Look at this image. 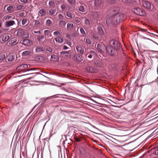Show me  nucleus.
Instances as JSON below:
<instances>
[{"mask_svg":"<svg viewBox=\"0 0 158 158\" xmlns=\"http://www.w3.org/2000/svg\"><path fill=\"white\" fill-rule=\"evenodd\" d=\"M6 8V10L8 13H11L13 12L15 9L14 5H6L4 7V10H5Z\"/></svg>","mask_w":158,"mask_h":158,"instance_id":"10","label":"nucleus"},{"mask_svg":"<svg viewBox=\"0 0 158 158\" xmlns=\"http://www.w3.org/2000/svg\"><path fill=\"white\" fill-rule=\"evenodd\" d=\"M85 24L88 27H89L90 26V23L89 21L87 19H85Z\"/></svg>","mask_w":158,"mask_h":158,"instance_id":"49","label":"nucleus"},{"mask_svg":"<svg viewBox=\"0 0 158 158\" xmlns=\"http://www.w3.org/2000/svg\"><path fill=\"white\" fill-rule=\"evenodd\" d=\"M35 51L36 52H40L43 51L42 48L40 47H37L36 48Z\"/></svg>","mask_w":158,"mask_h":158,"instance_id":"41","label":"nucleus"},{"mask_svg":"<svg viewBox=\"0 0 158 158\" xmlns=\"http://www.w3.org/2000/svg\"><path fill=\"white\" fill-rule=\"evenodd\" d=\"M6 54L5 53H0V60H4L6 58Z\"/></svg>","mask_w":158,"mask_h":158,"instance_id":"36","label":"nucleus"},{"mask_svg":"<svg viewBox=\"0 0 158 158\" xmlns=\"http://www.w3.org/2000/svg\"><path fill=\"white\" fill-rule=\"evenodd\" d=\"M58 19L59 21L64 20V16L61 14H60L58 15Z\"/></svg>","mask_w":158,"mask_h":158,"instance_id":"42","label":"nucleus"},{"mask_svg":"<svg viewBox=\"0 0 158 158\" xmlns=\"http://www.w3.org/2000/svg\"><path fill=\"white\" fill-rule=\"evenodd\" d=\"M2 23V22L0 21V27H1V23Z\"/></svg>","mask_w":158,"mask_h":158,"instance_id":"62","label":"nucleus"},{"mask_svg":"<svg viewBox=\"0 0 158 158\" xmlns=\"http://www.w3.org/2000/svg\"><path fill=\"white\" fill-rule=\"evenodd\" d=\"M24 8V6L23 5H19L17 6V9L18 10H20Z\"/></svg>","mask_w":158,"mask_h":158,"instance_id":"51","label":"nucleus"},{"mask_svg":"<svg viewBox=\"0 0 158 158\" xmlns=\"http://www.w3.org/2000/svg\"><path fill=\"white\" fill-rule=\"evenodd\" d=\"M77 33L76 32H75L73 34L72 36L73 37H76L77 36Z\"/></svg>","mask_w":158,"mask_h":158,"instance_id":"57","label":"nucleus"},{"mask_svg":"<svg viewBox=\"0 0 158 158\" xmlns=\"http://www.w3.org/2000/svg\"><path fill=\"white\" fill-rule=\"evenodd\" d=\"M67 29L69 30H71L73 28V24L71 21H69L67 25Z\"/></svg>","mask_w":158,"mask_h":158,"instance_id":"29","label":"nucleus"},{"mask_svg":"<svg viewBox=\"0 0 158 158\" xmlns=\"http://www.w3.org/2000/svg\"><path fill=\"white\" fill-rule=\"evenodd\" d=\"M17 31V35L19 37L22 38H27L29 36V35L27 34V32L22 29H18Z\"/></svg>","mask_w":158,"mask_h":158,"instance_id":"3","label":"nucleus"},{"mask_svg":"<svg viewBox=\"0 0 158 158\" xmlns=\"http://www.w3.org/2000/svg\"><path fill=\"white\" fill-rule=\"evenodd\" d=\"M108 45L118 50L120 47V44L117 40L114 39L110 40Z\"/></svg>","mask_w":158,"mask_h":158,"instance_id":"4","label":"nucleus"},{"mask_svg":"<svg viewBox=\"0 0 158 158\" xmlns=\"http://www.w3.org/2000/svg\"><path fill=\"white\" fill-rule=\"evenodd\" d=\"M45 38V37L44 35H38L37 37V40L40 42H42L44 40Z\"/></svg>","mask_w":158,"mask_h":158,"instance_id":"33","label":"nucleus"},{"mask_svg":"<svg viewBox=\"0 0 158 158\" xmlns=\"http://www.w3.org/2000/svg\"><path fill=\"white\" fill-rule=\"evenodd\" d=\"M111 66L113 69L116 71H117L119 68V65L115 63L111 64Z\"/></svg>","mask_w":158,"mask_h":158,"instance_id":"26","label":"nucleus"},{"mask_svg":"<svg viewBox=\"0 0 158 158\" xmlns=\"http://www.w3.org/2000/svg\"><path fill=\"white\" fill-rule=\"evenodd\" d=\"M55 56V55H52V56H51V57H52V58H53V56Z\"/></svg>","mask_w":158,"mask_h":158,"instance_id":"64","label":"nucleus"},{"mask_svg":"<svg viewBox=\"0 0 158 158\" xmlns=\"http://www.w3.org/2000/svg\"><path fill=\"white\" fill-rule=\"evenodd\" d=\"M91 101V102H90V103H91L92 104L95 105L96 103H98V102L95 101H94L93 99H89ZM98 103L99 104V103Z\"/></svg>","mask_w":158,"mask_h":158,"instance_id":"55","label":"nucleus"},{"mask_svg":"<svg viewBox=\"0 0 158 158\" xmlns=\"http://www.w3.org/2000/svg\"><path fill=\"white\" fill-rule=\"evenodd\" d=\"M20 43L27 46H30L31 44V42L29 40L27 39H24L21 40L20 41Z\"/></svg>","mask_w":158,"mask_h":158,"instance_id":"15","label":"nucleus"},{"mask_svg":"<svg viewBox=\"0 0 158 158\" xmlns=\"http://www.w3.org/2000/svg\"><path fill=\"white\" fill-rule=\"evenodd\" d=\"M76 59L78 61H81L82 60L81 56L80 55L77 56L76 57Z\"/></svg>","mask_w":158,"mask_h":158,"instance_id":"50","label":"nucleus"},{"mask_svg":"<svg viewBox=\"0 0 158 158\" xmlns=\"http://www.w3.org/2000/svg\"><path fill=\"white\" fill-rule=\"evenodd\" d=\"M2 33H3L2 31V30H0V34H2Z\"/></svg>","mask_w":158,"mask_h":158,"instance_id":"61","label":"nucleus"},{"mask_svg":"<svg viewBox=\"0 0 158 158\" xmlns=\"http://www.w3.org/2000/svg\"><path fill=\"white\" fill-rule=\"evenodd\" d=\"M61 8L63 12L65 11L67 9V5L65 4H63L61 6Z\"/></svg>","mask_w":158,"mask_h":158,"instance_id":"38","label":"nucleus"},{"mask_svg":"<svg viewBox=\"0 0 158 158\" xmlns=\"http://www.w3.org/2000/svg\"><path fill=\"white\" fill-rule=\"evenodd\" d=\"M61 32L59 31H55L54 32L53 34L54 35L56 36H60L61 35Z\"/></svg>","mask_w":158,"mask_h":158,"instance_id":"48","label":"nucleus"},{"mask_svg":"<svg viewBox=\"0 0 158 158\" xmlns=\"http://www.w3.org/2000/svg\"><path fill=\"white\" fill-rule=\"evenodd\" d=\"M34 21L35 22V25L37 27H40L43 25L44 23L43 20L42 19L40 20H35Z\"/></svg>","mask_w":158,"mask_h":158,"instance_id":"21","label":"nucleus"},{"mask_svg":"<svg viewBox=\"0 0 158 158\" xmlns=\"http://www.w3.org/2000/svg\"><path fill=\"white\" fill-rule=\"evenodd\" d=\"M52 22L50 19H47L46 22V25L48 27H51L52 25Z\"/></svg>","mask_w":158,"mask_h":158,"instance_id":"37","label":"nucleus"},{"mask_svg":"<svg viewBox=\"0 0 158 158\" xmlns=\"http://www.w3.org/2000/svg\"><path fill=\"white\" fill-rule=\"evenodd\" d=\"M56 10L55 9L51 8L49 9L48 12V14L51 16H54V14L56 12Z\"/></svg>","mask_w":158,"mask_h":158,"instance_id":"22","label":"nucleus"},{"mask_svg":"<svg viewBox=\"0 0 158 158\" xmlns=\"http://www.w3.org/2000/svg\"><path fill=\"white\" fill-rule=\"evenodd\" d=\"M84 41L87 44L92 45L94 43V40L91 37H87L84 39Z\"/></svg>","mask_w":158,"mask_h":158,"instance_id":"11","label":"nucleus"},{"mask_svg":"<svg viewBox=\"0 0 158 158\" xmlns=\"http://www.w3.org/2000/svg\"><path fill=\"white\" fill-rule=\"evenodd\" d=\"M98 33L100 35L102 36L104 34V31L103 28L101 26H98L97 28Z\"/></svg>","mask_w":158,"mask_h":158,"instance_id":"27","label":"nucleus"},{"mask_svg":"<svg viewBox=\"0 0 158 158\" xmlns=\"http://www.w3.org/2000/svg\"><path fill=\"white\" fill-rule=\"evenodd\" d=\"M31 52L29 50H26L24 51L22 53V56H26L30 55Z\"/></svg>","mask_w":158,"mask_h":158,"instance_id":"31","label":"nucleus"},{"mask_svg":"<svg viewBox=\"0 0 158 158\" xmlns=\"http://www.w3.org/2000/svg\"><path fill=\"white\" fill-rule=\"evenodd\" d=\"M32 33L33 34H34V33L36 34V35L38 36L40 35L41 34V32L40 31V30H39L38 31H35V30H33L32 31Z\"/></svg>","mask_w":158,"mask_h":158,"instance_id":"45","label":"nucleus"},{"mask_svg":"<svg viewBox=\"0 0 158 158\" xmlns=\"http://www.w3.org/2000/svg\"><path fill=\"white\" fill-rule=\"evenodd\" d=\"M78 10L81 12H85L87 10V6L85 4H81L78 7Z\"/></svg>","mask_w":158,"mask_h":158,"instance_id":"18","label":"nucleus"},{"mask_svg":"<svg viewBox=\"0 0 158 158\" xmlns=\"http://www.w3.org/2000/svg\"><path fill=\"white\" fill-rule=\"evenodd\" d=\"M75 141L77 142H79L81 141V140L79 138H78L77 137L74 138Z\"/></svg>","mask_w":158,"mask_h":158,"instance_id":"56","label":"nucleus"},{"mask_svg":"<svg viewBox=\"0 0 158 158\" xmlns=\"http://www.w3.org/2000/svg\"><path fill=\"white\" fill-rule=\"evenodd\" d=\"M80 31L82 36H84L86 35V33L83 28H81Z\"/></svg>","mask_w":158,"mask_h":158,"instance_id":"43","label":"nucleus"},{"mask_svg":"<svg viewBox=\"0 0 158 158\" xmlns=\"http://www.w3.org/2000/svg\"><path fill=\"white\" fill-rule=\"evenodd\" d=\"M154 153L156 155H158V148L155 150Z\"/></svg>","mask_w":158,"mask_h":158,"instance_id":"60","label":"nucleus"},{"mask_svg":"<svg viewBox=\"0 0 158 158\" xmlns=\"http://www.w3.org/2000/svg\"><path fill=\"white\" fill-rule=\"evenodd\" d=\"M66 15L68 17V19H69L73 18L75 16L73 11L71 10L67 11L66 12Z\"/></svg>","mask_w":158,"mask_h":158,"instance_id":"12","label":"nucleus"},{"mask_svg":"<svg viewBox=\"0 0 158 158\" xmlns=\"http://www.w3.org/2000/svg\"><path fill=\"white\" fill-rule=\"evenodd\" d=\"M115 15L111 17H108L106 19V23L108 25H110V24H115L116 21V19H114Z\"/></svg>","mask_w":158,"mask_h":158,"instance_id":"7","label":"nucleus"},{"mask_svg":"<svg viewBox=\"0 0 158 158\" xmlns=\"http://www.w3.org/2000/svg\"><path fill=\"white\" fill-rule=\"evenodd\" d=\"M44 33L45 35H47L48 37H51L52 36V34L49 30H45L44 31Z\"/></svg>","mask_w":158,"mask_h":158,"instance_id":"40","label":"nucleus"},{"mask_svg":"<svg viewBox=\"0 0 158 158\" xmlns=\"http://www.w3.org/2000/svg\"><path fill=\"white\" fill-rule=\"evenodd\" d=\"M67 2L70 4H73L75 2V0H67Z\"/></svg>","mask_w":158,"mask_h":158,"instance_id":"53","label":"nucleus"},{"mask_svg":"<svg viewBox=\"0 0 158 158\" xmlns=\"http://www.w3.org/2000/svg\"><path fill=\"white\" fill-rule=\"evenodd\" d=\"M132 11L135 14L140 15L144 16L146 15L145 11L139 7H136L133 9Z\"/></svg>","mask_w":158,"mask_h":158,"instance_id":"6","label":"nucleus"},{"mask_svg":"<svg viewBox=\"0 0 158 158\" xmlns=\"http://www.w3.org/2000/svg\"><path fill=\"white\" fill-rule=\"evenodd\" d=\"M68 48V47L64 45L63 47V49L64 50H66V49H67Z\"/></svg>","mask_w":158,"mask_h":158,"instance_id":"59","label":"nucleus"},{"mask_svg":"<svg viewBox=\"0 0 158 158\" xmlns=\"http://www.w3.org/2000/svg\"><path fill=\"white\" fill-rule=\"evenodd\" d=\"M97 50L100 52H104L106 50V47L103 44H98L96 47Z\"/></svg>","mask_w":158,"mask_h":158,"instance_id":"8","label":"nucleus"},{"mask_svg":"<svg viewBox=\"0 0 158 158\" xmlns=\"http://www.w3.org/2000/svg\"><path fill=\"white\" fill-rule=\"evenodd\" d=\"M30 65L29 64H24L20 65L18 66L16 69L17 70L19 71H27L30 70H32L33 69H30L28 67Z\"/></svg>","mask_w":158,"mask_h":158,"instance_id":"2","label":"nucleus"},{"mask_svg":"<svg viewBox=\"0 0 158 158\" xmlns=\"http://www.w3.org/2000/svg\"><path fill=\"white\" fill-rule=\"evenodd\" d=\"M15 57V55L12 54H10L8 55L7 58L8 61L11 62L14 60Z\"/></svg>","mask_w":158,"mask_h":158,"instance_id":"25","label":"nucleus"},{"mask_svg":"<svg viewBox=\"0 0 158 158\" xmlns=\"http://www.w3.org/2000/svg\"><path fill=\"white\" fill-rule=\"evenodd\" d=\"M96 56V54L94 51H91L85 55V57L86 59L88 58L89 59H91L93 57L94 58Z\"/></svg>","mask_w":158,"mask_h":158,"instance_id":"19","label":"nucleus"},{"mask_svg":"<svg viewBox=\"0 0 158 158\" xmlns=\"http://www.w3.org/2000/svg\"><path fill=\"white\" fill-rule=\"evenodd\" d=\"M87 70L90 72H92V68L91 66H89L87 68Z\"/></svg>","mask_w":158,"mask_h":158,"instance_id":"54","label":"nucleus"},{"mask_svg":"<svg viewBox=\"0 0 158 158\" xmlns=\"http://www.w3.org/2000/svg\"><path fill=\"white\" fill-rule=\"evenodd\" d=\"M3 19L5 21L10 20H15V21H17L16 19L15 18V16L11 15H7L4 16Z\"/></svg>","mask_w":158,"mask_h":158,"instance_id":"13","label":"nucleus"},{"mask_svg":"<svg viewBox=\"0 0 158 158\" xmlns=\"http://www.w3.org/2000/svg\"><path fill=\"white\" fill-rule=\"evenodd\" d=\"M65 96V95L64 94H57L56 95H54L53 96V98H65L64 97V96Z\"/></svg>","mask_w":158,"mask_h":158,"instance_id":"34","label":"nucleus"},{"mask_svg":"<svg viewBox=\"0 0 158 158\" xmlns=\"http://www.w3.org/2000/svg\"><path fill=\"white\" fill-rule=\"evenodd\" d=\"M55 39L56 42L59 43H62L64 41L63 39L59 37H58Z\"/></svg>","mask_w":158,"mask_h":158,"instance_id":"32","label":"nucleus"},{"mask_svg":"<svg viewBox=\"0 0 158 158\" xmlns=\"http://www.w3.org/2000/svg\"><path fill=\"white\" fill-rule=\"evenodd\" d=\"M118 50L107 45L106 48V51L109 55L111 56H114L117 55Z\"/></svg>","mask_w":158,"mask_h":158,"instance_id":"1","label":"nucleus"},{"mask_svg":"<svg viewBox=\"0 0 158 158\" xmlns=\"http://www.w3.org/2000/svg\"><path fill=\"white\" fill-rule=\"evenodd\" d=\"M19 15L20 16H23L24 15V13L23 12L20 13Z\"/></svg>","mask_w":158,"mask_h":158,"instance_id":"58","label":"nucleus"},{"mask_svg":"<svg viewBox=\"0 0 158 158\" xmlns=\"http://www.w3.org/2000/svg\"><path fill=\"white\" fill-rule=\"evenodd\" d=\"M46 50L47 51L49 52L50 53L52 52L53 51L52 49L50 47H48L46 48Z\"/></svg>","mask_w":158,"mask_h":158,"instance_id":"52","label":"nucleus"},{"mask_svg":"<svg viewBox=\"0 0 158 158\" xmlns=\"http://www.w3.org/2000/svg\"><path fill=\"white\" fill-rule=\"evenodd\" d=\"M49 5L50 6L53 7L55 5V2L53 0L50 1L49 2Z\"/></svg>","mask_w":158,"mask_h":158,"instance_id":"44","label":"nucleus"},{"mask_svg":"<svg viewBox=\"0 0 158 158\" xmlns=\"http://www.w3.org/2000/svg\"><path fill=\"white\" fill-rule=\"evenodd\" d=\"M39 15L41 17L44 16L47 14V10L45 9H42L39 10L38 12Z\"/></svg>","mask_w":158,"mask_h":158,"instance_id":"20","label":"nucleus"},{"mask_svg":"<svg viewBox=\"0 0 158 158\" xmlns=\"http://www.w3.org/2000/svg\"><path fill=\"white\" fill-rule=\"evenodd\" d=\"M81 19L78 17H76L74 19L75 22L77 23H81Z\"/></svg>","mask_w":158,"mask_h":158,"instance_id":"47","label":"nucleus"},{"mask_svg":"<svg viewBox=\"0 0 158 158\" xmlns=\"http://www.w3.org/2000/svg\"><path fill=\"white\" fill-rule=\"evenodd\" d=\"M17 38L16 37H13L10 40L8 43L10 45H15L17 43Z\"/></svg>","mask_w":158,"mask_h":158,"instance_id":"24","label":"nucleus"},{"mask_svg":"<svg viewBox=\"0 0 158 158\" xmlns=\"http://www.w3.org/2000/svg\"><path fill=\"white\" fill-rule=\"evenodd\" d=\"M66 22L64 20H59V25L60 27L63 28L65 27Z\"/></svg>","mask_w":158,"mask_h":158,"instance_id":"28","label":"nucleus"},{"mask_svg":"<svg viewBox=\"0 0 158 158\" xmlns=\"http://www.w3.org/2000/svg\"><path fill=\"white\" fill-rule=\"evenodd\" d=\"M76 49L78 53L80 54H83L86 50L85 48L83 46H78L76 47Z\"/></svg>","mask_w":158,"mask_h":158,"instance_id":"14","label":"nucleus"},{"mask_svg":"<svg viewBox=\"0 0 158 158\" xmlns=\"http://www.w3.org/2000/svg\"><path fill=\"white\" fill-rule=\"evenodd\" d=\"M125 1L126 2H128V1H129V0H125Z\"/></svg>","mask_w":158,"mask_h":158,"instance_id":"63","label":"nucleus"},{"mask_svg":"<svg viewBox=\"0 0 158 158\" xmlns=\"http://www.w3.org/2000/svg\"><path fill=\"white\" fill-rule=\"evenodd\" d=\"M95 65L98 67H102L103 64L102 62L98 60H96L94 61Z\"/></svg>","mask_w":158,"mask_h":158,"instance_id":"30","label":"nucleus"},{"mask_svg":"<svg viewBox=\"0 0 158 158\" xmlns=\"http://www.w3.org/2000/svg\"><path fill=\"white\" fill-rule=\"evenodd\" d=\"M15 20H10L7 21L5 22V25L6 27H9L15 24Z\"/></svg>","mask_w":158,"mask_h":158,"instance_id":"16","label":"nucleus"},{"mask_svg":"<svg viewBox=\"0 0 158 158\" xmlns=\"http://www.w3.org/2000/svg\"><path fill=\"white\" fill-rule=\"evenodd\" d=\"M27 19H24L22 20V24L23 25H27Z\"/></svg>","mask_w":158,"mask_h":158,"instance_id":"46","label":"nucleus"},{"mask_svg":"<svg viewBox=\"0 0 158 158\" xmlns=\"http://www.w3.org/2000/svg\"><path fill=\"white\" fill-rule=\"evenodd\" d=\"M125 18L124 15L122 14L118 13L115 14L114 19H116V21L115 23V24L118 23L120 22L123 21Z\"/></svg>","mask_w":158,"mask_h":158,"instance_id":"5","label":"nucleus"},{"mask_svg":"<svg viewBox=\"0 0 158 158\" xmlns=\"http://www.w3.org/2000/svg\"><path fill=\"white\" fill-rule=\"evenodd\" d=\"M102 2V0H95V5L96 6H99L101 4Z\"/></svg>","mask_w":158,"mask_h":158,"instance_id":"39","label":"nucleus"},{"mask_svg":"<svg viewBox=\"0 0 158 158\" xmlns=\"http://www.w3.org/2000/svg\"><path fill=\"white\" fill-rule=\"evenodd\" d=\"M143 3L144 6L148 9H151L152 7V5L149 2L144 1Z\"/></svg>","mask_w":158,"mask_h":158,"instance_id":"17","label":"nucleus"},{"mask_svg":"<svg viewBox=\"0 0 158 158\" xmlns=\"http://www.w3.org/2000/svg\"><path fill=\"white\" fill-rule=\"evenodd\" d=\"M2 40L3 41H6L8 40L10 38L9 36L7 34H4L1 37Z\"/></svg>","mask_w":158,"mask_h":158,"instance_id":"23","label":"nucleus"},{"mask_svg":"<svg viewBox=\"0 0 158 158\" xmlns=\"http://www.w3.org/2000/svg\"><path fill=\"white\" fill-rule=\"evenodd\" d=\"M69 51H63L60 52V54L61 55L64 54L65 55V56H70L69 53Z\"/></svg>","mask_w":158,"mask_h":158,"instance_id":"35","label":"nucleus"},{"mask_svg":"<svg viewBox=\"0 0 158 158\" xmlns=\"http://www.w3.org/2000/svg\"><path fill=\"white\" fill-rule=\"evenodd\" d=\"M90 34L91 36L95 40H99L101 38L102 36L95 31H92Z\"/></svg>","mask_w":158,"mask_h":158,"instance_id":"9","label":"nucleus"}]
</instances>
